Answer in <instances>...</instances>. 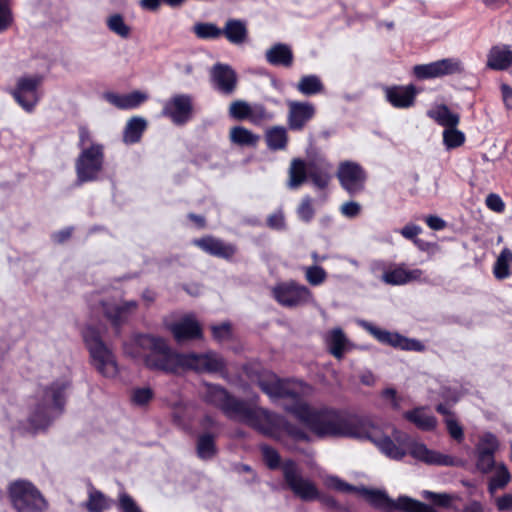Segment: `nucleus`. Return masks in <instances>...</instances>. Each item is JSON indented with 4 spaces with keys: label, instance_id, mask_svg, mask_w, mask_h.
<instances>
[{
    "label": "nucleus",
    "instance_id": "f257e3e1",
    "mask_svg": "<svg viewBox=\"0 0 512 512\" xmlns=\"http://www.w3.org/2000/svg\"><path fill=\"white\" fill-rule=\"evenodd\" d=\"M258 385L273 401L284 400V409L305 424L318 438L368 439L389 458L400 460L406 455V450L397 446L390 437L374 435L369 421L363 417L308 405L304 398L312 392V388L301 381L281 380L271 375L259 380Z\"/></svg>",
    "mask_w": 512,
    "mask_h": 512
},
{
    "label": "nucleus",
    "instance_id": "f03ea898",
    "mask_svg": "<svg viewBox=\"0 0 512 512\" xmlns=\"http://www.w3.org/2000/svg\"><path fill=\"white\" fill-rule=\"evenodd\" d=\"M124 353L134 359H141L151 370L178 373L193 370L198 373H216L225 369L224 359L216 352L178 353L167 341L159 336L137 334L124 344Z\"/></svg>",
    "mask_w": 512,
    "mask_h": 512
},
{
    "label": "nucleus",
    "instance_id": "7ed1b4c3",
    "mask_svg": "<svg viewBox=\"0 0 512 512\" xmlns=\"http://www.w3.org/2000/svg\"><path fill=\"white\" fill-rule=\"evenodd\" d=\"M70 384L71 380L64 376L39 389L27 418L31 430H44L61 415L65 404V391Z\"/></svg>",
    "mask_w": 512,
    "mask_h": 512
},
{
    "label": "nucleus",
    "instance_id": "20e7f679",
    "mask_svg": "<svg viewBox=\"0 0 512 512\" xmlns=\"http://www.w3.org/2000/svg\"><path fill=\"white\" fill-rule=\"evenodd\" d=\"M281 468L285 484L297 498L304 502L317 500L322 505L331 509H337L339 507L334 497L322 494L314 481L302 475L295 461L286 460L283 462Z\"/></svg>",
    "mask_w": 512,
    "mask_h": 512
},
{
    "label": "nucleus",
    "instance_id": "39448f33",
    "mask_svg": "<svg viewBox=\"0 0 512 512\" xmlns=\"http://www.w3.org/2000/svg\"><path fill=\"white\" fill-rule=\"evenodd\" d=\"M204 400L219 409L230 419L252 425L259 407L240 400L219 385L205 384Z\"/></svg>",
    "mask_w": 512,
    "mask_h": 512
},
{
    "label": "nucleus",
    "instance_id": "423d86ee",
    "mask_svg": "<svg viewBox=\"0 0 512 512\" xmlns=\"http://www.w3.org/2000/svg\"><path fill=\"white\" fill-rule=\"evenodd\" d=\"M83 339L89 351L91 365L106 378H114L119 372L116 356L102 340L99 331L88 326L83 331Z\"/></svg>",
    "mask_w": 512,
    "mask_h": 512
},
{
    "label": "nucleus",
    "instance_id": "0eeeda50",
    "mask_svg": "<svg viewBox=\"0 0 512 512\" xmlns=\"http://www.w3.org/2000/svg\"><path fill=\"white\" fill-rule=\"evenodd\" d=\"M251 427L270 437H278L281 433H284L295 441H310L309 435L301 427L289 423L283 416L260 407Z\"/></svg>",
    "mask_w": 512,
    "mask_h": 512
},
{
    "label": "nucleus",
    "instance_id": "6e6552de",
    "mask_svg": "<svg viewBox=\"0 0 512 512\" xmlns=\"http://www.w3.org/2000/svg\"><path fill=\"white\" fill-rule=\"evenodd\" d=\"M9 497L16 512H47L49 502L30 481L16 480L9 485Z\"/></svg>",
    "mask_w": 512,
    "mask_h": 512
},
{
    "label": "nucleus",
    "instance_id": "1a4fd4ad",
    "mask_svg": "<svg viewBox=\"0 0 512 512\" xmlns=\"http://www.w3.org/2000/svg\"><path fill=\"white\" fill-rule=\"evenodd\" d=\"M43 82L44 76L41 74L21 75L16 79L14 87L9 90V94L26 113H33L43 97Z\"/></svg>",
    "mask_w": 512,
    "mask_h": 512
},
{
    "label": "nucleus",
    "instance_id": "9d476101",
    "mask_svg": "<svg viewBox=\"0 0 512 512\" xmlns=\"http://www.w3.org/2000/svg\"><path fill=\"white\" fill-rule=\"evenodd\" d=\"M361 493L372 506L384 512H438L433 507L408 496H400L394 501L379 490L362 488Z\"/></svg>",
    "mask_w": 512,
    "mask_h": 512
},
{
    "label": "nucleus",
    "instance_id": "9b49d317",
    "mask_svg": "<svg viewBox=\"0 0 512 512\" xmlns=\"http://www.w3.org/2000/svg\"><path fill=\"white\" fill-rule=\"evenodd\" d=\"M104 166V146L91 143L89 148L80 151L75 161L76 184L78 186L99 180Z\"/></svg>",
    "mask_w": 512,
    "mask_h": 512
},
{
    "label": "nucleus",
    "instance_id": "f8f14e48",
    "mask_svg": "<svg viewBox=\"0 0 512 512\" xmlns=\"http://www.w3.org/2000/svg\"><path fill=\"white\" fill-rule=\"evenodd\" d=\"M274 299L282 306L294 308L312 301V292L295 281L281 282L272 289Z\"/></svg>",
    "mask_w": 512,
    "mask_h": 512
},
{
    "label": "nucleus",
    "instance_id": "ddd939ff",
    "mask_svg": "<svg viewBox=\"0 0 512 512\" xmlns=\"http://www.w3.org/2000/svg\"><path fill=\"white\" fill-rule=\"evenodd\" d=\"M413 73L418 79L440 78L464 73V65L458 58H444L428 64L415 65Z\"/></svg>",
    "mask_w": 512,
    "mask_h": 512
},
{
    "label": "nucleus",
    "instance_id": "4468645a",
    "mask_svg": "<svg viewBox=\"0 0 512 512\" xmlns=\"http://www.w3.org/2000/svg\"><path fill=\"white\" fill-rule=\"evenodd\" d=\"M361 326L382 344L405 351H423L425 348L424 345L416 339H410L399 333L381 329L367 321H361Z\"/></svg>",
    "mask_w": 512,
    "mask_h": 512
},
{
    "label": "nucleus",
    "instance_id": "2eb2a0df",
    "mask_svg": "<svg viewBox=\"0 0 512 512\" xmlns=\"http://www.w3.org/2000/svg\"><path fill=\"white\" fill-rule=\"evenodd\" d=\"M337 178L341 187L350 195L359 194L364 190L366 173L355 162L344 161L339 164Z\"/></svg>",
    "mask_w": 512,
    "mask_h": 512
},
{
    "label": "nucleus",
    "instance_id": "dca6fc26",
    "mask_svg": "<svg viewBox=\"0 0 512 512\" xmlns=\"http://www.w3.org/2000/svg\"><path fill=\"white\" fill-rule=\"evenodd\" d=\"M192 101L191 95L176 94L165 101L161 114L170 118L175 125H183L191 118Z\"/></svg>",
    "mask_w": 512,
    "mask_h": 512
},
{
    "label": "nucleus",
    "instance_id": "f3484780",
    "mask_svg": "<svg viewBox=\"0 0 512 512\" xmlns=\"http://www.w3.org/2000/svg\"><path fill=\"white\" fill-rule=\"evenodd\" d=\"M287 106V123L293 131L303 130L316 114L315 105L307 101H288Z\"/></svg>",
    "mask_w": 512,
    "mask_h": 512
},
{
    "label": "nucleus",
    "instance_id": "a211bd4d",
    "mask_svg": "<svg viewBox=\"0 0 512 512\" xmlns=\"http://www.w3.org/2000/svg\"><path fill=\"white\" fill-rule=\"evenodd\" d=\"M101 306L105 317L116 328L117 333H119V328L137 310L138 303L135 300L124 301L121 304L102 301Z\"/></svg>",
    "mask_w": 512,
    "mask_h": 512
},
{
    "label": "nucleus",
    "instance_id": "6ab92c4d",
    "mask_svg": "<svg viewBox=\"0 0 512 512\" xmlns=\"http://www.w3.org/2000/svg\"><path fill=\"white\" fill-rule=\"evenodd\" d=\"M211 82L221 94L231 95L237 87V75L229 65L217 63L211 69Z\"/></svg>",
    "mask_w": 512,
    "mask_h": 512
},
{
    "label": "nucleus",
    "instance_id": "aec40b11",
    "mask_svg": "<svg viewBox=\"0 0 512 512\" xmlns=\"http://www.w3.org/2000/svg\"><path fill=\"white\" fill-rule=\"evenodd\" d=\"M418 91L413 84L393 85L384 88L387 102L397 109H407L414 105Z\"/></svg>",
    "mask_w": 512,
    "mask_h": 512
},
{
    "label": "nucleus",
    "instance_id": "412c9836",
    "mask_svg": "<svg viewBox=\"0 0 512 512\" xmlns=\"http://www.w3.org/2000/svg\"><path fill=\"white\" fill-rule=\"evenodd\" d=\"M168 328L178 343L202 337L201 326L194 315L191 314L171 323Z\"/></svg>",
    "mask_w": 512,
    "mask_h": 512
},
{
    "label": "nucleus",
    "instance_id": "4be33fe9",
    "mask_svg": "<svg viewBox=\"0 0 512 512\" xmlns=\"http://www.w3.org/2000/svg\"><path fill=\"white\" fill-rule=\"evenodd\" d=\"M423 271L420 269H407L404 263H391L383 282L391 286H401L421 279Z\"/></svg>",
    "mask_w": 512,
    "mask_h": 512
},
{
    "label": "nucleus",
    "instance_id": "5701e85b",
    "mask_svg": "<svg viewBox=\"0 0 512 512\" xmlns=\"http://www.w3.org/2000/svg\"><path fill=\"white\" fill-rule=\"evenodd\" d=\"M193 243L204 252L219 258L230 259L236 253L234 245L225 243L221 239L213 236L195 239Z\"/></svg>",
    "mask_w": 512,
    "mask_h": 512
},
{
    "label": "nucleus",
    "instance_id": "b1692460",
    "mask_svg": "<svg viewBox=\"0 0 512 512\" xmlns=\"http://www.w3.org/2000/svg\"><path fill=\"white\" fill-rule=\"evenodd\" d=\"M409 453L413 458L422 461L426 464H436L445 466L452 464L451 457L430 450L423 443H411V445L409 446Z\"/></svg>",
    "mask_w": 512,
    "mask_h": 512
},
{
    "label": "nucleus",
    "instance_id": "393cba45",
    "mask_svg": "<svg viewBox=\"0 0 512 512\" xmlns=\"http://www.w3.org/2000/svg\"><path fill=\"white\" fill-rule=\"evenodd\" d=\"M104 99L118 109H134L147 100L148 96L140 91H134L129 94H117L107 92L103 95Z\"/></svg>",
    "mask_w": 512,
    "mask_h": 512
},
{
    "label": "nucleus",
    "instance_id": "a878e982",
    "mask_svg": "<svg viewBox=\"0 0 512 512\" xmlns=\"http://www.w3.org/2000/svg\"><path fill=\"white\" fill-rule=\"evenodd\" d=\"M222 36L233 45L239 46L244 44L248 39V28L244 20L230 18L223 28H221Z\"/></svg>",
    "mask_w": 512,
    "mask_h": 512
},
{
    "label": "nucleus",
    "instance_id": "bb28decb",
    "mask_svg": "<svg viewBox=\"0 0 512 512\" xmlns=\"http://www.w3.org/2000/svg\"><path fill=\"white\" fill-rule=\"evenodd\" d=\"M487 67L502 71L512 67V50L508 45L493 46L487 55Z\"/></svg>",
    "mask_w": 512,
    "mask_h": 512
},
{
    "label": "nucleus",
    "instance_id": "cd10ccee",
    "mask_svg": "<svg viewBox=\"0 0 512 512\" xmlns=\"http://www.w3.org/2000/svg\"><path fill=\"white\" fill-rule=\"evenodd\" d=\"M404 418L422 431H433L438 424L437 418L424 406L416 407L404 413Z\"/></svg>",
    "mask_w": 512,
    "mask_h": 512
},
{
    "label": "nucleus",
    "instance_id": "c85d7f7f",
    "mask_svg": "<svg viewBox=\"0 0 512 512\" xmlns=\"http://www.w3.org/2000/svg\"><path fill=\"white\" fill-rule=\"evenodd\" d=\"M266 60L274 66L290 67L293 64V52L289 45L276 43L265 53Z\"/></svg>",
    "mask_w": 512,
    "mask_h": 512
},
{
    "label": "nucleus",
    "instance_id": "c756f323",
    "mask_svg": "<svg viewBox=\"0 0 512 512\" xmlns=\"http://www.w3.org/2000/svg\"><path fill=\"white\" fill-rule=\"evenodd\" d=\"M289 179L287 186L289 189H298L308 178L309 166L299 158L293 159L289 167Z\"/></svg>",
    "mask_w": 512,
    "mask_h": 512
},
{
    "label": "nucleus",
    "instance_id": "7c9ffc66",
    "mask_svg": "<svg viewBox=\"0 0 512 512\" xmlns=\"http://www.w3.org/2000/svg\"><path fill=\"white\" fill-rule=\"evenodd\" d=\"M329 352L337 359L344 355L348 340L340 328H334L327 333L325 338Z\"/></svg>",
    "mask_w": 512,
    "mask_h": 512
},
{
    "label": "nucleus",
    "instance_id": "2f4dec72",
    "mask_svg": "<svg viewBox=\"0 0 512 512\" xmlns=\"http://www.w3.org/2000/svg\"><path fill=\"white\" fill-rule=\"evenodd\" d=\"M146 127L147 122L144 118L132 117L125 126L123 141L126 144H134L139 142Z\"/></svg>",
    "mask_w": 512,
    "mask_h": 512
},
{
    "label": "nucleus",
    "instance_id": "473e14b6",
    "mask_svg": "<svg viewBox=\"0 0 512 512\" xmlns=\"http://www.w3.org/2000/svg\"><path fill=\"white\" fill-rule=\"evenodd\" d=\"M511 480V474L503 464L495 466L494 474L488 482V492L491 497L496 495L498 490L504 489Z\"/></svg>",
    "mask_w": 512,
    "mask_h": 512
},
{
    "label": "nucleus",
    "instance_id": "72a5a7b5",
    "mask_svg": "<svg viewBox=\"0 0 512 512\" xmlns=\"http://www.w3.org/2000/svg\"><path fill=\"white\" fill-rule=\"evenodd\" d=\"M428 116L446 128L456 127L460 120L459 115L452 112L446 105H440L428 111Z\"/></svg>",
    "mask_w": 512,
    "mask_h": 512
},
{
    "label": "nucleus",
    "instance_id": "f704fd0d",
    "mask_svg": "<svg viewBox=\"0 0 512 512\" xmlns=\"http://www.w3.org/2000/svg\"><path fill=\"white\" fill-rule=\"evenodd\" d=\"M265 139L270 150H284L288 143L287 130L283 126L272 127L267 130Z\"/></svg>",
    "mask_w": 512,
    "mask_h": 512
},
{
    "label": "nucleus",
    "instance_id": "c9c22d12",
    "mask_svg": "<svg viewBox=\"0 0 512 512\" xmlns=\"http://www.w3.org/2000/svg\"><path fill=\"white\" fill-rule=\"evenodd\" d=\"M297 90L305 96L322 93L324 85L319 76L310 74L302 76L296 85Z\"/></svg>",
    "mask_w": 512,
    "mask_h": 512
},
{
    "label": "nucleus",
    "instance_id": "e433bc0d",
    "mask_svg": "<svg viewBox=\"0 0 512 512\" xmlns=\"http://www.w3.org/2000/svg\"><path fill=\"white\" fill-rule=\"evenodd\" d=\"M106 26L110 32L122 39H128L132 29L120 13H113L106 18Z\"/></svg>",
    "mask_w": 512,
    "mask_h": 512
},
{
    "label": "nucleus",
    "instance_id": "4c0bfd02",
    "mask_svg": "<svg viewBox=\"0 0 512 512\" xmlns=\"http://www.w3.org/2000/svg\"><path fill=\"white\" fill-rule=\"evenodd\" d=\"M230 141L239 146H256L260 137L242 126L231 128Z\"/></svg>",
    "mask_w": 512,
    "mask_h": 512
},
{
    "label": "nucleus",
    "instance_id": "58836bf2",
    "mask_svg": "<svg viewBox=\"0 0 512 512\" xmlns=\"http://www.w3.org/2000/svg\"><path fill=\"white\" fill-rule=\"evenodd\" d=\"M330 169L331 166L329 164L318 166L316 164L311 163L309 165L308 177L311 179L315 187L319 189H324L328 186L329 181L331 179Z\"/></svg>",
    "mask_w": 512,
    "mask_h": 512
},
{
    "label": "nucleus",
    "instance_id": "ea45409f",
    "mask_svg": "<svg viewBox=\"0 0 512 512\" xmlns=\"http://www.w3.org/2000/svg\"><path fill=\"white\" fill-rule=\"evenodd\" d=\"M112 500L101 491L91 489L85 507L88 512H103L111 507Z\"/></svg>",
    "mask_w": 512,
    "mask_h": 512
},
{
    "label": "nucleus",
    "instance_id": "a19ab883",
    "mask_svg": "<svg viewBox=\"0 0 512 512\" xmlns=\"http://www.w3.org/2000/svg\"><path fill=\"white\" fill-rule=\"evenodd\" d=\"M193 32L199 39L216 40L222 36L221 28L211 22H199L193 26Z\"/></svg>",
    "mask_w": 512,
    "mask_h": 512
},
{
    "label": "nucleus",
    "instance_id": "79ce46f5",
    "mask_svg": "<svg viewBox=\"0 0 512 512\" xmlns=\"http://www.w3.org/2000/svg\"><path fill=\"white\" fill-rule=\"evenodd\" d=\"M216 454L214 436L203 434L197 440V455L203 460L211 459Z\"/></svg>",
    "mask_w": 512,
    "mask_h": 512
},
{
    "label": "nucleus",
    "instance_id": "37998d69",
    "mask_svg": "<svg viewBox=\"0 0 512 512\" xmlns=\"http://www.w3.org/2000/svg\"><path fill=\"white\" fill-rule=\"evenodd\" d=\"M512 261V252L508 249L502 250L494 265V275L497 279H505L509 276V263Z\"/></svg>",
    "mask_w": 512,
    "mask_h": 512
},
{
    "label": "nucleus",
    "instance_id": "c03bdc74",
    "mask_svg": "<svg viewBox=\"0 0 512 512\" xmlns=\"http://www.w3.org/2000/svg\"><path fill=\"white\" fill-rule=\"evenodd\" d=\"M273 113L269 112L262 104H251L248 120L254 125H261L273 119Z\"/></svg>",
    "mask_w": 512,
    "mask_h": 512
},
{
    "label": "nucleus",
    "instance_id": "a18cd8bd",
    "mask_svg": "<svg viewBox=\"0 0 512 512\" xmlns=\"http://www.w3.org/2000/svg\"><path fill=\"white\" fill-rule=\"evenodd\" d=\"M13 23L12 0H0V33L7 31Z\"/></svg>",
    "mask_w": 512,
    "mask_h": 512
},
{
    "label": "nucleus",
    "instance_id": "49530a36",
    "mask_svg": "<svg viewBox=\"0 0 512 512\" xmlns=\"http://www.w3.org/2000/svg\"><path fill=\"white\" fill-rule=\"evenodd\" d=\"M465 141V135L456 127L446 128L443 131V142L448 149L461 146Z\"/></svg>",
    "mask_w": 512,
    "mask_h": 512
},
{
    "label": "nucleus",
    "instance_id": "de8ad7c7",
    "mask_svg": "<svg viewBox=\"0 0 512 512\" xmlns=\"http://www.w3.org/2000/svg\"><path fill=\"white\" fill-rule=\"evenodd\" d=\"M498 446L499 443L496 436L488 432L480 437L479 443L476 446V452L494 455Z\"/></svg>",
    "mask_w": 512,
    "mask_h": 512
},
{
    "label": "nucleus",
    "instance_id": "09e8293b",
    "mask_svg": "<svg viewBox=\"0 0 512 512\" xmlns=\"http://www.w3.org/2000/svg\"><path fill=\"white\" fill-rule=\"evenodd\" d=\"M296 212H297L298 218L302 222H305V223L311 222L315 215L312 198L310 196L303 197L299 206L297 207Z\"/></svg>",
    "mask_w": 512,
    "mask_h": 512
},
{
    "label": "nucleus",
    "instance_id": "8fccbe9b",
    "mask_svg": "<svg viewBox=\"0 0 512 512\" xmlns=\"http://www.w3.org/2000/svg\"><path fill=\"white\" fill-rule=\"evenodd\" d=\"M305 278L312 286H318L326 280L327 273L321 266L313 265L305 268Z\"/></svg>",
    "mask_w": 512,
    "mask_h": 512
},
{
    "label": "nucleus",
    "instance_id": "3c124183",
    "mask_svg": "<svg viewBox=\"0 0 512 512\" xmlns=\"http://www.w3.org/2000/svg\"><path fill=\"white\" fill-rule=\"evenodd\" d=\"M251 104L246 101L237 100L230 104L229 114L237 120L248 119Z\"/></svg>",
    "mask_w": 512,
    "mask_h": 512
},
{
    "label": "nucleus",
    "instance_id": "603ef678",
    "mask_svg": "<svg viewBox=\"0 0 512 512\" xmlns=\"http://www.w3.org/2000/svg\"><path fill=\"white\" fill-rule=\"evenodd\" d=\"M260 451L264 462L270 469H277L280 466V455L274 448L268 445H261Z\"/></svg>",
    "mask_w": 512,
    "mask_h": 512
},
{
    "label": "nucleus",
    "instance_id": "864d4df0",
    "mask_svg": "<svg viewBox=\"0 0 512 512\" xmlns=\"http://www.w3.org/2000/svg\"><path fill=\"white\" fill-rule=\"evenodd\" d=\"M154 396V392L150 387L135 388L131 394V400L135 405H146Z\"/></svg>",
    "mask_w": 512,
    "mask_h": 512
},
{
    "label": "nucleus",
    "instance_id": "5fc2aeb1",
    "mask_svg": "<svg viewBox=\"0 0 512 512\" xmlns=\"http://www.w3.org/2000/svg\"><path fill=\"white\" fill-rule=\"evenodd\" d=\"M117 506L121 512H142L135 500L126 492L119 494Z\"/></svg>",
    "mask_w": 512,
    "mask_h": 512
},
{
    "label": "nucleus",
    "instance_id": "6e6d98bb",
    "mask_svg": "<svg viewBox=\"0 0 512 512\" xmlns=\"http://www.w3.org/2000/svg\"><path fill=\"white\" fill-rule=\"evenodd\" d=\"M421 495L424 499L440 507H447L451 502V496L446 493H435L429 490H423Z\"/></svg>",
    "mask_w": 512,
    "mask_h": 512
},
{
    "label": "nucleus",
    "instance_id": "4d7b16f0",
    "mask_svg": "<svg viewBox=\"0 0 512 512\" xmlns=\"http://www.w3.org/2000/svg\"><path fill=\"white\" fill-rule=\"evenodd\" d=\"M445 424L449 435L456 441H462L464 438L463 428L457 422L454 415L445 418Z\"/></svg>",
    "mask_w": 512,
    "mask_h": 512
},
{
    "label": "nucleus",
    "instance_id": "13d9d810",
    "mask_svg": "<svg viewBox=\"0 0 512 512\" xmlns=\"http://www.w3.org/2000/svg\"><path fill=\"white\" fill-rule=\"evenodd\" d=\"M381 398L387 402L393 410H400L402 397L398 395L394 388H386L381 392Z\"/></svg>",
    "mask_w": 512,
    "mask_h": 512
},
{
    "label": "nucleus",
    "instance_id": "bf43d9fd",
    "mask_svg": "<svg viewBox=\"0 0 512 512\" xmlns=\"http://www.w3.org/2000/svg\"><path fill=\"white\" fill-rule=\"evenodd\" d=\"M325 484L327 487L332 488L334 490L340 491V492H355L357 491V488L344 482L340 478L336 476H329L327 477Z\"/></svg>",
    "mask_w": 512,
    "mask_h": 512
},
{
    "label": "nucleus",
    "instance_id": "052dcab7",
    "mask_svg": "<svg viewBox=\"0 0 512 512\" xmlns=\"http://www.w3.org/2000/svg\"><path fill=\"white\" fill-rule=\"evenodd\" d=\"M477 468L482 473H488L495 468L494 455L477 453Z\"/></svg>",
    "mask_w": 512,
    "mask_h": 512
},
{
    "label": "nucleus",
    "instance_id": "680f3d73",
    "mask_svg": "<svg viewBox=\"0 0 512 512\" xmlns=\"http://www.w3.org/2000/svg\"><path fill=\"white\" fill-rule=\"evenodd\" d=\"M391 263L384 260H374L370 263V271L383 282V277L388 272Z\"/></svg>",
    "mask_w": 512,
    "mask_h": 512
},
{
    "label": "nucleus",
    "instance_id": "e2e57ef3",
    "mask_svg": "<svg viewBox=\"0 0 512 512\" xmlns=\"http://www.w3.org/2000/svg\"><path fill=\"white\" fill-rule=\"evenodd\" d=\"M485 204L490 210L497 213H502L505 210L504 201L498 194L495 193H490L487 195Z\"/></svg>",
    "mask_w": 512,
    "mask_h": 512
},
{
    "label": "nucleus",
    "instance_id": "0e129e2a",
    "mask_svg": "<svg viewBox=\"0 0 512 512\" xmlns=\"http://www.w3.org/2000/svg\"><path fill=\"white\" fill-rule=\"evenodd\" d=\"M494 503L499 512L512 511V493H506L502 496H494Z\"/></svg>",
    "mask_w": 512,
    "mask_h": 512
},
{
    "label": "nucleus",
    "instance_id": "69168bd1",
    "mask_svg": "<svg viewBox=\"0 0 512 512\" xmlns=\"http://www.w3.org/2000/svg\"><path fill=\"white\" fill-rule=\"evenodd\" d=\"M422 232V228L415 224L405 225L399 230V233L406 239L417 243V236Z\"/></svg>",
    "mask_w": 512,
    "mask_h": 512
},
{
    "label": "nucleus",
    "instance_id": "338daca9",
    "mask_svg": "<svg viewBox=\"0 0 512 512\" xmlns=\"http://www.w3.org/2000/svg\"><path fill=\"white\" fill-rule=\"evenodd\" d=\"M213 337L218 341H224L231 336V327L229 323H223L212 327Z\"/></svg>",
    "mask_w": 512,
    "mask_h": 512
},
{
    "label": "nucleus",
    "instance_id": "774afa93",
    "mask_svg": "<svg viewBox=\"0 0 512 512\" xmlns=\"http://www.w3.org/2000/svg\"><path fill=\"white\" fill-rule=\"evenodd\" d=\"M340 211L344 216L354 218L360 213L361 206L355 201H349L341 205Z\"/></svg>",
    "mask_w": 512,
    "mask_h": 512
}]
</instances>
